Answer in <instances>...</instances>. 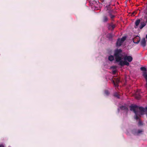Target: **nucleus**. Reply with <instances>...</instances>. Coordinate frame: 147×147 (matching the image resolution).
Instances as JSON below:
<instances>
[{
	"label": "nucleus",
	"mask_w": 147,
	"mask_h": 147,
	"mask_svg": "<svg viewBox=\"0 0 147 147\" xmlns=\"http://www.w3.org/2000/svg\"><path fill=\"white\" fill-rule=\"evenodd\" d=\"M130 110L135 113V119L136 120L139 119V116L144 114L145 111H147V107L145 108L142 107H140L136 105H131L130 107Z\"/></svg>",
	"instance_id": "f257e3e1"
},
{
	"label": "nucleus",
	"mask_w": 147,
	"mask_h": 147,
	"mask_svg": "<svg viewBox=\"0 0 147 147\" xmlns=\"http://www.w3.org/2000/svg\"><path fill=\"white\" fill-rule=\"evenodd\" d=\"M145 18L137 19L135 22V25L138 27L140 24L139 28H144L146 26H147V13L145 17Z\"/></svg>",
	"instance_id": "f03ea898"
},
{
	"label": "nucleus",
	"mask_w": 147,
	"mask_h": 147,
	"mask_svg": "<svg viewBox=\"0 0 147 147\" xmlns=\"http://www.w3.org/2000/svg\"><path fill=\"white\" fill-rule=\"evenodd\" d=\"M122 52V50L120 49H117L115 50L114 55L116 62H118L121 59H123Z\"/></svg>",
	"instance_id": "7ed1b4c3"
},
{
	"label": "nucleus",
	"mask_w": 147,
	"mask_h": 147,
	"mask_svg": "<svg viewBox=\"0 0 147 147\" xmlns=\"http://www.w3.org/2000/svg\"><path fill=\"white\" fill-rule=\"evenodd\" d=\"M126 37L124 36L122 37L121 39L119 38L116 42V46L117 47H120L121 45L124 41L125 40Z\"/></svg>",
	"instance_id": "20e7f679"
},
{
	"label": "nucleus",
	"mask_w": 147,
	"mask_h": 147,
	"mask_svg": "<svg viewBox=\"0 0 147 147\" xmlns=\"http://www.w3.org/2000/svg\"><path fill=\"white\" fill-rule=\"evenodd\" d=\"M125 61H127L129 62H131L133 60L132 57L130 56L125 55L123 58Z\"/></svg>",
	"instance_id": "39448f33"
},
{
	"label": "nucleus",
	"mask_w": 147,
	"mask_h": 147,
	"mask_svg": "<svg viewBox=\"0 0 147 147\" xmlns=\"http://www.w3.org/2000/svg\"><path fill=\"white\" fill-rule=\"evenodd\" d=\"M113 11L109 10L108 11V14L107 16H109L111 20H113L115 17V16L113 14Z\"/></svg>",
	"instance_id": "423d86ee"
},
{
	"label": "nucleus",
	"mask_w": 147,
	"mask_h": 147,
	"mask_svg": "<svg viewBox=\"0 0 147 147\" xmlns=\"http://www.w3.org/2000/svg\"><path fill=\"white\" fill-rule=\"evenodd\" d=\"M140 40V37L138 36H136L133 39V41L135 43H138Z\"/></svg>",
	"instance_id": "0eeeda50"
},
{
	"label": "nucleus",
	"mask_w": 147,
	"mask_h": 147,
	"mask_svg": "<svg viewBox=\"0 0 147 147\" xmlns=\"http://www.w3.org/2000/svg\"><path fill=\"white\" fill-rule=\"evenodd\" d=\"M140 43L141 45L143 47H145L146 46V41L145 38H143L142 39Z\"/></svg>",
	"instance_id": "6e6552de"
},
{
	"label": "nucleus",
	"mask_w": 147,
	"mask_h": 147,
	"mask_svg": "<svg viewBox=\"0 0 147 147\" xmlns=\"http://www.w3.org/2000/svg\"><path fill=\"white\" fill-rule=\"evenodd\" d=\"M135 98L137 99H139L141 98V95L140 92L138 91L135 94Z\"/></svg>",
	"instance_id": "1a4fd4ad"
},
{
	"label": "nucleus",
	"mask_w": 147,
	"mask_h": 147,
	"mask_svg": "<svg viewBox=\"0 0 147 147\" xmlns=\"http://www.w3.org/2000/svg\"><path fill=\"white\" fill-rule=\"evenodd\" d=\"M121 109L127 111L128 110V108L125 106H122L120 107Z\"/></svg>",
	"instance_id": "9d476101"
},
{
	"label": "nucleus",
	"mask_w": 147,
	"mask_h": 147,
	"mask_svg": "<svg viewBox=\"0 0 147 147\" xmlns=\"http://www.w3.org/2000/svg\"><path fill=\"white\" fill-rule=\"evenodd\" d=\"M108 20V18L107 16H105L103 17L102 19V21L103 22H106Z\"/></svg>",
	"instance_id": "9b49d317"
},
{
	"label": "nucleus",
	"mask_w": 147,
	"mask_h": 147,
	"mask_svg": "<svg viewBox=\"0 0 147 147\" xmlns=\"http://www.w3.org/2000/svg\"><path fill=\"white\" fill-rule=\"evenodd\" d=\"M143 76L145 79L146 81V87L147 88V74L146 72H144L143 74Z\"/></svg>",
	"instance_id": "f8f14e48"
},
{
	"label": "nucleus",
	"mask_w": 147,
	"mask_h": 147,
	"mask_svg": "<svg viewBox=\"0 0 147 147\" xmlns=\"http://www.w3.org/2000/svg\"><path fill=\"white\" fill-rule=\"evenodd\" d=\"M108 59L109 61H113L114 59V56L112 55H110L109 56Z\"/></svg>",
	"instance_id": "ddd939ff"
},
{
	"label": "nucleus",
	"mask_w": 147,
	"mask_h": 147,
	"mask_svg": "<svg viewBox=\"0 0 147 147\" xmlns=\"http://www.w3.org/2000/svg\"><path fill=\"white\" fill-rule=\"evenodd\" d=\"M118 62H119V65L121 66H123L124 65V61L122 60V59H121Z\"/></svg>",
	"instance_id": "4468645a"
},
{
	"label": "nucleus",
	"mask_w": 147,
	"mask_h": 147,
	"mask_svg": "<svg viewBox=\"0 0 147 147\" xmlns=\"http://www.w3.org/2000/svg\"><path fill=\"white\" fill-rule=\"evenodd\" d=\"M114 96L117 97L118 98H120V95L117 92L115 93Z\"/></svg>",
	"instance_id": "2eb2a0df"
},
{
	"label": "nucleus",
	"mask_w": 147,
	"mask_h": 147,
	"mask_svg": "<svg viewBox=\"0 0 147 147\" xmlns=\"http://www.w3.org/2000/svg\"><path fill=\"white\" fill-rule=\"evenodd\" d=\"M124 65H126L127 66H129V63L126 61H124Z\"/></svg>",
	"instance_id": "dca6fc26"
},
{
	"label": "nucleus",
	"mask_w": 147,
	"mask_h": 147,
	"mask_svg": "<svg viewBox=\"0 0 147 147\" xmlns=\"http://www.w3.org/2000/svg\"><path fill=\"white\" fill-rule=\"evenodd\" d=\"M140 69L142 71H145V72H146V69L145 67H142L140 68Z\"/></svg>",
	"instance_id": "f3484780"
},
{
	"label": "nucleus",
	"mask_w": 147,
	"mask_h": 147,
	"mask_svg": "<svg viewBox=\"0 0 147 147\" xmlns=\"http://www.w3.org/2000/svg\"><path fill=\"white\" fill-rule=\"evenodd\" d=\"M110 8L109 5L106 6L105 8V9H106V10H109H109H110Z\"/></svg>",
	"instance_id": "a211bd4d"
},
{
	"label": "nucleus",
	"mask_w": 147,
	"mask_h": 147,
	"mask_svg": "<svg viewBox=\"0 0 147 147\" xmlns=\"http://www.w3.org/2000/svg\"><path fill=\"white\" fill-rule=\"evenodd\" d=\"M113 82L115 87H117L118 86V83L117 82H115L114 81H113Z\"/></svg>",
	"instance_id": "6ab92c4d"
},
{
	"label": "nucleus",
	"mask_w": 147,
	"mask_h": 147,
	"mask_svg": "<svg viewBox=\"0 0 147 147\" xmlns=\"http://www.w3.org/2000/svg\"><path fill=\"white\" fill-rule=\"evenodd\" d=\"M105 94L107 95H109V93L108 90H106L105 91Z\"/></svg>",
	"instance_id": "aec40b11"
},
{
	"label": "nucleus",
	"mask_w": 147,
	"mask_h": 147,
	"mask_svg": "<svg viewBox=\"0 0 147 147\" xmlns=\"http://www.w3.org/2000/svg\"><path fill=\"white\" fill-rule=\"evenodd\" d=\"M138 124L139 125H143L142 121L140 120L139 121Z\"/></svg>",
	"instance_id": "412c9836"
},
{
	"label": "nucleus",
	"mask_w": 147,
	"mask_h": 147,
	"mask_svg": "<svg viewBox=\"0 0 147 147\" xmlns=\"http://www.w3.org/2000/svg\"><path fill=\"white\" fill-rule=\"evenodd\" d=\"M142 131L141 130H138V132L137 133V134H140V133H141V132H142Z\"/></svg>",
	"instance_id": "4be33fe9"
},
{
	"label": "nucleus",
	"mask_w": 147,
	"mask_h": 147,
	"mask_svg": "<svg viewBox=\"0 0 147 147\" xmlns=\"http://www.w3.org/2000/svg\"><path fill=\"white\" fill-rule=\"evenodd\" d=\"M116 70H114L113 71V73L115 74H116Z\"/></svg>",
	"instance_id": "5701e85b"
},
{
	"label": "nucleus",
	"mask_w": 147,
	"mask_h": 147,
	"mask_svg": "<svg viewBox=\"0 0 147 147\" xmlns=\"http://www.w3.org/2000/svg\"><path fill=\"white\" fill-rule=\"evenodd\" d=\"M120 82V80L119 79H117L116 81V82H117V83L118 84L119 82Z\"/></svg>",
	"instance_id": "b1692460"
},
{
	"label": "nucleus",
	"mask_w": 147,
	"mask_h": 147,
	"mask_svg": "<svg viewBox=\"0 0 147 147\" xmlns=\"http://www.w3.org/2000/svg\"><path fill=\"white\" fill-rule=\"evenodd\" d=\"M115 27H116L115 25L114 24H112V25L111 28H115Z\"/></svg>",
	"instance_id": "393cba45"
},
{
	"label": "nucleus",
	"mask_w": 147,
	"mask_h": 147,
	"mask_svg": "<svg viewBox=\"0 0 147 147\" xmlns=\"http://www.w3.org/2000/svg\"><path fill=\"white\" fill-rule=\"evenodd\" d=\"M0 147H5L4 146L3 144H0Z\"/></svg>",
	"instance_id": "a878e982"
},
{
	"label": "nucleus",
	"mask_w": 147,
	"mask_h": 147,
	"mask_svg": "<svg viewBox=\"0 0 147 147\" xmlns=\"http://www.w3.org/2000/svg\"><path fill=\"white\" fill-rule=\"evenodd\" d=\"M112 67L113 68L115 69L116 68V67L115 66H113Z\"/></svg>",
	"instance_id": "bb28decb"
},
{
	"label": "nucleus",
	"mask_w": 147,
	"mask_h": 147,
	"mask_svg": "<svg viewBox=\"0 0 147 147\" xmlns=\"http://www.w3.org/2000/svg\"><path fill=\"white\" fill-rule=\"evenodd\" d=\"M146 38L147 39V34H146Z\"/></svg>",
	"instance_id": "cd10ccee"
},
{
	"label": "nucleus",
	"mask_w": 147,
	"mask_h": 147,
	"mask_svg": "<svg viewBox=\"0 0 147 147\" xmlns=\"http://www.w3.org/2000/svg\"><path fill=\"white\" fill-rule=\"evenodd\" d=\"M95 2V1H93V2Z\"/></svg>",
	"instance_id": "c85d7f7f"
}]
</instances>
